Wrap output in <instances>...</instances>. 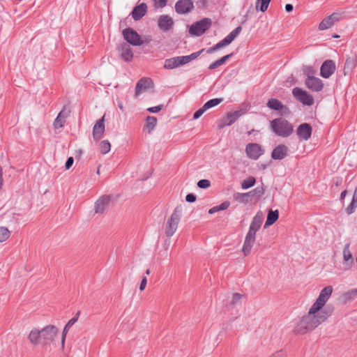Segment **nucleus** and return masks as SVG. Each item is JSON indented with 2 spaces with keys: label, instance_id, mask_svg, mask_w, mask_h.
I'll return each mask as SVG.
<instances>
[{
  "label": "nucleus",
  "instance_id": "nucleus-6",
  "mask_svg": "<svg viewBox=\"0 0 357 357\" xmlns=\"http://www.w3.org/2000/svg\"><path fill=\"white\" fill-rule=\"evenodd\" d=\"M211 25L209 18H204L192 24L189 29V33L192 36H200L204 34Z\"/></svg>",
  "mask_w": 357,
  "mask_h": 357
},
{
  "label": "nucleus",
  "instance_id": "nucleus-5",
  "mask_svg": "<svg viewBox=\"0 0 357 357\" xmlns=\"http://www.w3.org/2000/svg\"><path fill=\"white\" fill-rule=\"evenodd\" d=\"M42 345L50 346L56 337L59 329L54 325H47L43 328L40 329Z\"/></svg>",
  "mask_w": 357,
  "mask_h": 357
},
{
  "label": "nucleus",
  "instance_id": "nucleus-24",
  "mask_svg": "<svg viewBox=\"0 0 357 357\" xmlns=\"http://www.w3.org/2000/svg\"><path fill=\"white\" fill-rule=\"evenodd\" d=\"M147 9V5L145 3H140L133 8L131 13L132 17L135 21L141 20L146 15Z\"/></svg>",
  "mask_w": 357,
  "mask_h": 357
},
{
  "label": "nucleus",
  "instance_id": "nucleus-13",
  "mask_svg": "<svg viewBox=\"0 0 357 357\" xmlns=\"http://www.w3.org/2000/svg\"><path fill=\"white\" fill-rule=\"evenodd\" d=\"M174 21L172 17L168 15H162L158 17V26L163 32H167L173 29Z\"/></svg>",
  "mask_w": 357,
  "mask_h": 357
},
{
  "label": "nucleus",
  "instance_id": "nucleus-44",
  "mask_svg": "<svg viewBox=\"0 0 357 357\" xmlns=\"http://www.w3.org/2000/svg\"><path fill=\"white\" fill-rule=\"evenodd\" d=\"M249 192H251V196L257 195V197H261L264 194V189L263 187H258Z\"/></svg>",
  "mask_w": 357,
  "mask_h": 357
},
{
  "label": "nucleus",
  "instance_id": "nucleus-11",
  "mask_svg": "<svg viewBox=\"0 0 357 357\" xmlns=\"http://www.w3.org/2000/svg\"><path fill=\"white\" fill-rule=\"evenodd\" d=\"M247 156L252 160H257L264 153L263 147L257 143H250L245 147Z\"/></svg>",
  "mask_w": 357,
  "mask_h": 357
},
{
  "label": "nucleus",
  "instance_id": "nucleus-56",
  "mask_svg": "<svg viewBox=\"0 0 357 357\" xmlns=\"http://www.w3.org/2000/svg\"><path fill=\"white\" fill-rule=\"evenodd\" d=\"M147 283V279L146 277H144L141 281L140 285H139V289L140 291H143Z\"/></svg>",
  "mask_w": 357,
  "mask_h": 357
},
{
  "label": "nucleus",
  "instance_id": "nucleus-15",
  "mask_svg": "<svg viewBox=\"0 0 357 357\" xmlns=\"http://www.w3.org/2000/svg\"><path fill=\"white\" fill-rule=\"evenodd\" d=\"M153 87V82L149 77L141 78L136 84L135 97H138L142 92L146 91L149 88Z\"/></svg>",
  "mask_w": 357,
  "mask_h": 357
},
{
  "label": "nucleus",
  "instance_id": "nucleus-1",
  "mask_svg": "<svg viewBox=\"0 0 357 357\" xmlns=\"http://www.w3.org/2000/svg\"><path fill=\"white\" fill-rule=\"evenodd\" d=\"M333 293L332 286L324 287L320 292L318 298L310 308L307 314L304 315L298 322L295 332L298 334H305L322 322L326 321L333 313V307H325V304Z\"/></svg>",
  "mask_w": 357,
  "mask_h": 357
},
{
  "label": "nucleus",
  "instance_id": "nucleus-52",
  "mask_svg": "<svg viewBox=\"0 0 357 357\" xmlns=\"http://www.w3.org/2000/svg\"><path fill=\"white\" fill-rule=\"evenodd\" d=\"M269 357H287V355L282 350H280V351H278L275 352L274 354H273Z\"/></svg>",
  "mask_w": 357,
  "mask_h": 357
},
{
  "label": "nucleus",
  "instance_id": "nucleus-53",
  "mask_svg": "<svg viewBox=\"0 0 357 357\" xmlns=\"http://www.w3.org/2000/svg\"><path fill=\"white\" fill-rule=\"evenodd\" d=\"M233 54L231 53L229 54H227L224 56H222V58H220V59H218V63H220V65H222L224 64L229 58H231Z\"/></svg>",
  "mask_w": 357,
  "mask_h": 357
},
{
  "label": "nucleus",
  "instance_id": "nucleus-19",
  "mask_svg": "<svg viewBox=\"0 0 357 357\" xmlns=\"http://www.w3.org/2000/svg\"><path fill=\"white\" fill-rule=\"evenodd\" d=\"M305 84L309 89L315 92L321 91L324 88L322 80L315 77H307Z\"/></svg>",
  "mask_w": 357,
  "mask_h": 357
},
{
  "label": "nucleus",
  "instance_id": "nucleus-54",
  "mask_svg": "<svg viewBox=\"0 0 357 357\" xmlns=\"http://www.w3.org/2000/svg\"><path fill=\"white\" fill-rule=\"evenodd\" d=\"M233 54L231 53L229 54H227L224 56H222V58H220V59H218V63H220V65H222L224 64L229 58H231Z\"/></svg>",
  "mask_w": 357,
  "mask_h": 357
},
{
  "label": "nucleus",
  "instance_id": "nucleus-46",
  "mask_svg": "<svg viewBox=\"0 0 357 357\" xmlns=\"http://www.w3.org/2000/svg\"><path fill=\"white\" fill-rule=\"evenodd\" d=\"M242 298V295L238 293L233 294L232 298L231 300V305H236L238 303L240 302L241 299Z\"/></svg>",
  "mask_w": 357,
  "mask_h": 357
},
{
  "label": "nucleus",
  "instance_id": "nucleus-9",
  "mask_svg": "<svg viewBox=\"0 0 357 357\" xmlns=\"http://www.w3.org/2000/svg\"><path fill=\"white\" fill-rule=\"evenodd\" d=\"M292 94L298 101L304 105L311 106L314 104L313 97L307 91L298 87H295L292 90Z\"/></svg>",
  "mask_w": 357,
  "mask_h": 357
},
{
  "label": "nucleus",
  "instance_id": "nucleus-33",
  "mask_svg": "<svg viewBox=\"0 0 357 357\" xmlns=\"http://www.w3.org/2000/svg\"><path fill=\"white\" fill-rule=\"evenodd\" d=\"M240 111H236L234 112L228 114L227 115L224 124L225 126H231L240 117Z\"/></svg>",
  "mask_w": 357,
  "mask_h": 357
},
{
  "label": "nucleus",
  "instance_id": "nucleus-38",
  "mask_svg": "<svg viewBox=\"0 0 357 357\" xmlns=\"http://www.w3.org/2000/svg\"><path fill=\"white\" fill-rule=\"evenodd\" d=\"M256 180L253 176H249L244 179L241 183V188L243 189H248L255 184Z\"/></svg>",
  "mask_w": 357,
  "mask_h": 357
},
{
  "label": "nucleus",
  "instance_id": "nucleus-35",
  "mask_svg": "<svg viewBox=\"0 0 357 357\" xmlns=\"http://www.w3.org/2000/svg\"><path fill=\"white\" fill-rule=\"evenodd\" d=\"M204 51V49H202L200 51L196 52H193V53H192L190 55L181 56V58H182L183 61V64L185 65L186 63H188L191 61L197 59Z\"/></svg>",
  "mask_w": 357,
  "mask_h": 357
},
{
  "label": "nucleus",
  "instance_id": "nucleus-7",
  "mask_svg": "<svg viewBox=\"0 0 357 357\" xmlns=\"http://www.w3.org/2000/svg\"><path fill=\"white\" fill-rule=\"evenodd\" d=\"M242 27L241 26H237L234 29L229 35H227L223 40L213 45V47L207 49L206 52L211 54L222 47H224L230 43L238 36L241 33Z\"/></svg>",
  "mask_w": 357,
  "mask_h": 357
},
{
  "label": "nucleus",
  "instance_id": "nucleus-42",
  "mask_svg": "<svg viewBox=\"0 0 357 357\" xmlns=\"http://www.w3.org/2000/svg\"><path fill=\"white\" fill-rule=\"evenodd\" d=\"M10 231L5 227H0V243L6 241L10 236Z\"/></svg>",
  "mask_w": 357,
  "mask_h": 357
},
{
  "label": "nucleus",
  "instance_id": "nucleus-2",
  "mask_svg": "<svg viewBox=\"0 0 357 357\" xmlns=\"http://www.w3.org/2000/svg\"><path fill=\"white\" fill-rule=\"evenodd\" d=\"M261 223L262 218L261 216L257 215L253 218L242 249L245 255H248L250 253L255 241L256 233L260 229Z\"/></svg>",
  "mask_w": 357,
  "mask_h": 357
},
{
  "label": "nucleus",
  "instance_id": "nucleus-18",
  "mask_svg": "<svg viewBox=\"0 0 357 357\" xmlns=\"http://www.w3.org/2000/svg\"><path fill=\"white\" fill-rule=\"evenodd\" d=\"M335 70V64L332 60L325 61L320 68V75L324 78H329Z\"/></svg>",
  "mask_w": 357,
  "mask_h": 357
},
{
  "label": "nucleus",
  "instance_id": "nucleus-48",
  "mask_svg": "<svg viewBox=\"0 0 357 357\" xmlns=\"http://www.w3.org/2000/svg\"><path fill=\"white\" fill-rule=\"evenodd\" d=\"M154 1V6L156 8H164L166 6L167 0H153Z\"/></svg>",
  "mask_w": 357,
  "mask_h": 357
},
{
  "label": "nucleus",
  "instance_id": "nucleus-23",
  "mask_svg": "<svg viewBox=\"0 0 357 357\" xmlns=\"http://www.w3.org/2000/svg\"><path fill=\"white\" fill-rule=\"evenodd\" d=\"M267 107L273 110L282 111L283 114H288L289 112V109L276 98L269 99L267 102Z\"/></svg>",
  "mask_w": 357,
  "mask_h": 357
},
{
  "label": "nucleus",
  "instance_id": "nucleus-26",
  "mask_svg": "<svg viewBox=\"0 0 357 357\" xmlns=\"http://www.w3.org/2000/svg\"><path fill=\"white\" fill-rule=\"evenodd\" d=\"M183 61L181 56L167 59L164 63V68L166 69H174L183 66Z\"/></svg>",
  "mask_w": 357,
  "mask_h": 357
},
{
  "label": "nucleus",
  "instance_id": "nucleus-16",
  "mask_svg": "<svg viewBox=\"0 0 357 357\" xmlns=\"http://www.w3.org/2000/svg\"><path fill=\"white\" fill-rule=\"evenodd\" d=\"M105 115L100 119H98L93 128V138L95 141L100 140L105 132Z\"/></svg>",
  "mask_w": 357,
  "mask_h": 357
},
{
  "label": "nucleus",
  "instance_id": "nucleus-41",
  "mask_svg": "<svg viewBox=\"0 0 357 357\" xmlns=\"http://www.w3.org/2000/svg\"><path fill=\"white\" fill-rule=\"evenodd\" d=\"M357 296V289H353L346 293H344L342 296L344 301L354 300Z\"/></svg>",
  "mask_w": 357,
  "mask_h": 357
},
{
  "label": "nucleus",
  "instance_id": "nucleus-45",
  "mask_svg": "<svg viewBox=\"0 0 357 357\" xmlns=\"http://www.w3.org/2000/svg\"><path fill=\"white\" fill-rule=\"evenodd\" d=\"M210 185H211V182L209 180H207V179H202L197 182V186L199 188L205 189V188L210 187Z\"/></svg>",
  "mask_w": 357,
  "mask_h": 357
},
{
  "label": "nucleus",
  "instance_id": "nucleus-39",
  "mask_svg": "<svg viewBox=\"0 0 357 357\" xmlns=\"http://www.w3.org/2000/svg\"><path fill=\"white\" fill-rule=\"evenodd\" d=\"M271 0H257L256 8L261 12H265L268 7Z\"/></svg>",
  "mask_w": 357,
  "mask_h": 357
},
{
  "label": "nucleus",
  "instance_id": "nucleus-21",
  "mask_svg": "<svg viewBox=\"0 0 357 357\" xmlns=\"http://www.w3.org/2000/svg\"><path fill=\"white\" fill-rule=\"evenodd\" d=\"M27 340L29 343L36 347L40 344L42 345V339L40 329L34 328L30 331L27 335Z\"/></svg>",
  "mask_w": 357,
  "mask_h": 357
},
{
  "label": "nucleus",
  "instance_id": "nucleus-36",
  "mask_svg": "<svg viewBox=\"0 0 357 357\" xmlns=\"http://www.w3.org/2000/svg\"><path fill=\"white\" fill-rule=\"evenodd\" d=\"M229 205H230V203L227 201H225V202H222L220 205L215 206H213V208H210L208 210V213L213 214L220 211L226 210L229 208Z\"/></svg>",
  "mask_w": 357,
  "mask_h": 357
},
{
  "label": "nucleus",
  "instance_id": "nucleus-49",
  "mask_svg": "<svg viewBox=\"0 0 357 357\" xmlns=\"http://www.w3.org/2000/svg\"><path fill=\"white\" fill-rule=\"evenodd\" d=\"M206 109H204V107L202 106L200 109H199L198 110H197L194 114H193V119H199L205 112H206Z\"/></svg>",
  "mask_w": 357,
  "mask_h": 357
},
{
  "label": "nucleus",
  "instance_id": "nucleus-59",
  "mask_svg": "<svg viewBox=\"0 0 357 357\" xmlns=\"http://www.w3.org/2000/svg\"><path fill=\"white\" fill-rule=\"evenodd\" d=\"M347 194V190H346L341 192L340 197L341 201L344 200V199L345 198Z\"/></svg>",
  "mask_w": 357,
  "mask_h": 357
},
{
  "label": "nucleus",
  "instance_id": "nucleus-60",
  "mask_svg": "<svg viewBox=\"0 0 357 357\" xmlns=\"http://www.w3.org/2000/svg\"><path fill=\"white\" fill-rule=\"evenodd\" d=\"M352 200L354 202H357V186L356 187V188L354 190L353 197H352Z\"/></svg>",
  "mask_w": 357,
  "mask_h": 357
},
{
  "label": "nucleus",
  "instance_id": "nucleus-14",
  "mask_svg": "<svg viewBox=\"0 0 357 357\" xmlns=\"http://www.w3.org/2000/svg\"><path fill=\"white\" fill-rule=\"evenodd\" d=\"M111 201L112 196L110 195H103L100 197L95 203V212L96 213H102L109 207Z\"/></svg>",
  "mask_w": 357,
  "mask_h": 357
},
{
  "label": "nucleus",
  "instance_id": "nucleus-10",
  "mask_svg": "<svg viewBox=\"0 0 357 357\" xmlns=\"http://www.w3.org/2000/svg\"><path fill=\"white\" fill-rule=\"evenodd\" d=\"M123 36L128 43L134 46H139L144 43L137 32L131 28L125 29L123 31Z\"/></svg>",
  "mask_w": 357,
  "mask_h": 357
},
{
  "label": "nucleus",
  "instance_id": "nucleus-25",
  "mask_svg": "<svg viewBox=\"0 0 357 357\" xmlns=\"http://www.w3.org/2000/svg\"><path fill=\"white\" fill-rule=\"evenodd\" d=\"M288 153V148L284 144L277 146L271 153V158L273 160H282Z\"/></svg>",
  "mask_w": 357,
  "mask_h": 357
},
{
  "label": "nucleus",
  "instance_id": "nucleus-17",
  "mask_svg": "<svg viewBox=\"0 0 357 357\" xmlns=\"http://www.w3.org/2000/svg\"><path fill=\"white\" fill-rule=\"evenodd\" d=\"M312 129L309 123L301 124L296 129V135L300 140L307 141L312 135Z\"/></svg>",
  "mask_w": 357,
  "mask_h": 357
},
{
  "label": "nucleus",
  "instance_id": "nucleus-37",
  "mask_svg": "<svg viewBox=\"0 0 357 357\" xmlns=\"http://www.w3.org/2000/svg\"><path fill=\"white\" fill-rule=\"evenodd\" d=\"M223 101V98H213L207 101L203 106L206 110L217 106Z\"/></svg>",
  "mask_w": 357,
  "mask_h": 357
},
{
  "label": "nucleus",
  "instance_id": "nucleus-61",
  "mask_svg": "<svg viewBox=\"0 0 357 357\" xmlns=\"http://www.w3.org/2000/svg\"><path fill=\"white\" fill-rule=\"evenodd\" d=\"M118 107H119V108L121 111H123V110H124V107H123V102H122L121 101H119V102H118Z\"/></svg>",
  "mask_w": 357,
  "mask_h": 357
},
{
  "label": "nucleus",
  "instance_id": "nucleus-12",
  "mask_svg": "<svg viewBox=\"0 0 357 357\" xmlns=\"http://www.w3.org/2000/svg\"><path fill=\"white\" fill-rule=\"evenodd\" d=\"M192 0H178L175 3V11L180 15L188 14L194 9Z\"/></svg>",
  "mask_w": 357,
  "mask_h": 357
},
{
  "label": "nucleus",
  "instance_id": "nucleus-50",
  "mask_svg": "<svg viewBox=\"0 0 357 357\" xmlns=\"http://www.w3.org/2000/svg\"><path fill=\"white\" fill-rule=\"evenodd\" d=\"M162 107H163L162 105H159L155 107H149L147 109V110L151 113H157V112H160Z\"/></svg>",
  "mask_w": 357,
  "mask_h": 357
},
{
  "label": "nucleus",
  "instance_id": "nucleus-29",
  "mask_svg": "<svg viewBox=\"0 0 357 357\" xmlns=\"http://www.w3.org/2000/svg\"><path fill=\"white\" fill-rule=\"evenodd\" d=\"M67 116L68 113L65 112L64 107L54 121L53 126L54 128L57 129L63 127Z\"/></svg>",
  "mask_w": 357,
  "mask_h": 357
},
{
  "label": "nucleus",
  "instance_id": "nucleus-27",
  "mask_svg": "<svg viewBox=\"0 0 357 357\" xmlns=\"http://www.w3.org/2000/svg\"><path fill=\"white\" fill-rule=\"evenodd\" d=\"M343 259L346 262L348 268H350L354 264V258L350 250V244L346 243L343 249Z\"/></svg>",
  "mask_w": 357,
  "mask_h": 357
},
{
  "label": "nucleus",
  "instance_id": "nucleus-43",
  "mask_svg": "<svg viewBox=\"0 0 357 357\" xmlns=\"http://www.w3.org/2000/svg\"><path fill=\"white\" fill-rule=\"evenodd\" d=\"M356 207H357V202H354V201L351 200V202L350 203V204L345 209L346 213L348 215H351V214L354 213Z\"/></svg>",
  "mask_w": 357,
  "mask_h": 357
},
{
  "label": "nucleus",
  "instance_id": "nucleus-47",
  "mask_svg": "<svg viewBox=\"0 0 357 357\" xmlns=\"http://www.w3.org/2000/svg\"><path fill=\"white\" fill-rule=\"evenodd\" d=\"M305 75H307V77H314V70L312 67L307 66L303 69Z\"/></svg>",
  "mask_w": 357,
  "mask_h": 357
},
{
  "label": "nucleus",
  "instance_id": "nucleus-62",
  "mask_svg": "<svg viewBox=\"0 0 357 357\" xmlns=\"http://www.w3.org/2000/svg\"><path fill=\"white\" fill-rule=\"evenodd\" d=\"M146 275H148L150 274V269H149V268H148V269L146 271Z\"/></svg>",
  "mask_w": 357,
  "mask_h": 357
},
{
  "label": "nucleus",
  "instance_id": "nucleus-32",
  "mask_svg": "<svg viewBox=\"0 0 357 357\" xmlns=\"http://www.w3.org/2000/svg\"><path fill=\"white\" fill-rule=\"evenodd\" d=\"M251 197V192H237L234 195V199L239 202L243 204H247L248 203L250 200V197Z\"/></svg>",
  "mask_w": 357,
  "mask_h": 357
},
{
  "label": "nucleus",
  "instance_id": "nucleus-20",
  "mask_svg": "<svg viewBox=\"0 0 357 357\" xmlns=\"http://www.w3.org/2000/svg\"><path fill=\"white\" fill-rule=\"evenodd\" d=\"M340 20V14L334 13L325 17L319 24V30H326L331 27L335 22Z\"/></svg>",
  "mask_w": 357,
  "mask_h": 357
},
{
  "label": "nucleus",
  "instance_id": "nucleus-58",
  "mask_svg": "<svg viewBox=\"0 0 357 357\" xmlns=\"http://www.w3.org/2000/svg\"><path fill=\"white\" fill-rule=\"evenodd\" d=\"M293 6L290 3H287L285 6V10L288 13L291 12L293 10Z\"/></svg>",
  "mask_w": 357,
  "mask_h": 357
},
{
  "label": "nucleus",
  "instance_id": "nucleus-22",
  "mask_svg": "<svg viewBox=\"0 0 357 357\" xmlns=\"http://www.w3.org/2000/svg\"><path fill=\"white\" fill-rule=\"evenodd\" d=\"M118 50L120 53V56L123 60L126 62L130 61L133 58V53L129 45L126 43L121 44Z\"/></svg>",
  "mask_w": 357,
  "mask_h": 357
},
{
  "label": "nucleus",
  "instance_id": "nucleus-51",
  "mask_svg": "<svg viewBox=\"0 0 357 357\" xmlns=\"http://www.w3.org/2000/svg\"><path fill=\"white\" fill-rule=\"evenodd\" d=\"M196 199H197L196 195L192 193H189L185 197L186 202H190V203L195 202L196 201Z\"/></svg>",
  "mask_w": 357,
  "mask_h": 357
},
{
  "label": "nucleus",
  "instance_id": "nucleus-55",
  "mask_svg": "<svg viewBox=\"0 0 357 357\" xmlns=\"http://www.w3.org/2000/svg\"><path fill=\"white\" fill-rule=\"evenodd\" d=\"M73 162H74V159L73 157H69L66 162V164H65V167L66 169H69L71 166L73 165Z\"/></svg>",
  "mask_w": 357,
  "mask_h": 357
},
{
  "label": "nucleus",
  "instance_id": "nucleus-8",
  "mask_svg": "<svg viewBox=\"0 0 357 357\" xmlns=\"http://www.w3.org/2000/svg\"><path fill=\"white\" fill-rule=\"evenodd\" d=\"M242 27L241 26H237L234 29L229 35H227L223 40L213 45V47L207 49L206 52L211 54L222 47H224L230 43L238 36L241 33Z\"/></svg>",
  "mask_w": 357,
  "mask_h": 357
},
{
  "label": "nucleus",
  "instance_id": "nucleus-31",
  "mask_svg": "<svg viewBox=\"0 0 357 357\" xmlns=\"http://www.w3.org/2000/svg\"><path fill=\"white\" fill-rule=\"evenodd\" d=\"M279 218V212L278 210L273 211L270 210L267 215V219L265 222V227L272 225L274 224Z\"/></svg>",
  "mask_w": 357,
  "mask_h": 357
},
{
  "label": "nucleus",
  "instance_id": "nucleus-28",
  "mask_svg": "<svg viewBox=\"0 0 357 357\" xmlns=\"http://www.w3.org/2000/svg\"><path fill=\"white\" fill-rule=\"evenodd\" d=\"M77 317H74L72 319H70L68 323L64 326L63 331H62V335H61V349L63 350L65 347V342L67 333L69 331V329L77 322Z\"/></svg>",
  "mask_w": 357,
  "mask_h": 357
},
{
  "label": "nucleus",
  "instance_id": "nucleus-3",
  "mask_svg": "<svg viewBox=\"0 0 357 357\" xmlns=\"http://www.w3.org/2000/svg\"><path fill=\"white\" fill-rule=\"evenodd\" d=\"M271 130L278 136L287 137L294 132L292 124L283 118H277L271 121Z\"/></svg>",
  "mask_w": 357,
  "mask_h": 357
},
{
  "label": "nucleus",
  "instance_id": "nucleus-34",
  "mask_svg": "<svg viewBox=\"0 0 357 357\" xmlns=\"http://www.w3.org/2000/svg\"><path fill=\"white\" fill-rule=\"evenodd\" d=\"M157 124V119L154 116H149L146 120L145 128L148 130V132H151L155 128Z\"/></svg>",
  "mask_w": 357,
  "mask_h": 357
},
{
  "label": "nucleus",
  "instance_id": "nucleus-30",
  "mask_svg": "<svg viewBox=\"0 0 357 357\" xmlns=\"http://www.w3.org/2000/svg\"><path fill=\"white\" fill-rule=\"evenodd\" d=\"M356 56H350L346 59L344 67V75H347L353 70V69L356 67Z\"/></svg>",
  "mask_w": 357,
  "mask_h": 357
},
{
  "label": "nucleus",
  "instance_id": "nucleus-57",
  "mask_svg": "<svg viewBox=\"0 0 357 357\" xmlns=\"http://www.w3.org/2000/svg\"><path fill=\"white\" fill-rule=\"evenodd\" d=\"M219 66H220V63H218V61H215V62L212 63L211 64H210V66H208V68L210 70H213L216 68H218Z\"/></svg>",
  "mask_w": 357,
  "mask_h": 357
},
{
  "label": "nucleus",
  "instance_id": "nucleus-4",
  "mask_svg": "<svg viewBox=\"0 0 357 357\" xmlns=\"http://www.w3.org/2000/svg\"><path fill=\"white\" fill-rule=\"evenodd\" d=\"M181 209L176 207L168 218L165 225V234L167 237L172 236L177 230L181 220Z\"/></svg>",
  "mask_w": 357,
  "mask_h": 357
},
{
  "label": "nucleus",
  "instance_id": "nucleus-63",
  "mask_svg": "<svg viewBox=\"0 0 357 357\" xmlns=\"http://www.w3.org/2000/svg\"><path fill=\"white\" fill-rule=\"evenodd\" d=\"M338 37H339V36H338V35H334V36H333V38H338Z\"/></svg>",
  "mask_w": 357,
  "mask_h": 357
},
{
  "label": "nucleus",
  "instance_id": "nucleus-40",
  "mask_svg": "<svg viewBox=\"0 0 357 357\" xmlns=\"http://www.w3.org/2000/svg\"><path fill=\"white\" fill-rule=\"evenodd\" d=\"M100 151L102 154H106L109 152L111 149V144L108 140H102L99 144Z\"/></svg>",
  "mask_w": 357,
  "mask_h": 357
}]
</instances>
